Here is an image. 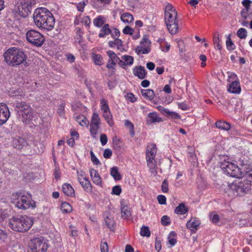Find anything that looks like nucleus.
<instances>
[{"instance_id": "60", "label": "nucleus", "mask_w": 252, "mask_h": 252, "mask_svg": "<svg viewBox=\"0 0 252 252\" xmlns=\"http://www.w3.org/2000/svg\"><path fill=\"white\" fill-rule=\"evenodd\" d=\"M252 3V1L251 0H244L242 1V3L243 5L245 7V9H249L251 4Z\"/></svg>"}, {"instance_id": "56", "label": "nucleus", "mask_w": 252, "mask_h": 252, "mask_svg": "<svg viewBox=\"0 0 252 252\" xmlns=\"http://www.w3.org/2000/svg\"><path fill=\"white\" fill-rule=\"evenodd\" d=\"M100 251L101 252H108V246L106 242L101 243L100 244Z\"/></svg>"}, {"instance_id": "64", "label": "nucleus", "mask_w": 252, "mask_h": 252, "mask_svg": "<svg viewBox=\"0 0 252 252\" xmlns=\"http://www.w3.org/2000/svg\"><path fill=\"white\" fill-rule=\"evenodd\" d=\"M82 22L84 23L86 26H89L91 21L88 16H85L82 19Z\"/></svg>"}, {"instance_id": "13", "label": "nucleus", "mask_w": 252, "mask_h": 252, "mask_svg": "<svg viewBox=\"0 0 252 252\" xmlns=\"http://www.w3.org/2000/svg\"><path fill=\"white\" fill-rule=\"evenodd\" d=\"M151 43V41L149 40L147 36L144 35L142 41L140 42V46L135 49V52L138 55H140L141 53L143 54L149 53L151 50L150 48Z\"/></svg>"}, {"instance_id": "35", "label": "nucleus", "mask_w": 252, "mask_h": 252, "mask_svg": "<svg viewBox=\"0 0 252 252\" xmlns=\"http://www.w3.org/2000/svg\"><path fill=\"white\" fill-rule=\"evenodd\" d=\"M114 39V41H110L108 42L109 46L111 48L114 47L115 46H117L118 49H121V48L122 47L123 45V42L122 40L119 38Z\"/></svg>"}, {"instance_id": "50", "label": "nucleus", "mask_w": 252, "mask_h": 252, "mask_svg": "<svg viewBox=\"0 0 252 252\" xmlns=\"http://www.w3.org/2000/svg\"><path fill=\"white\" fill-rule=\"evenodd\" d=\"M121 191L122 189L121 187L120 186H115L112 189V193L119 195L120 194Z\"/></svg>"}, {"instance_id": "41", "label": "nucleus", "mask_w": 252, "mask_h": 252, "mask_svg": "<svg viewBox=\"0 0 252 252\" xmlns=\"http://www.w3.org/2000/svg\"><path fill=\"white\" fill-rule=\"evenodd\" d=\"M176 235V233L173 231L171 232L168 237V243L172 247L175 245L177 242L176 239L174 238Z\"/></svg>"}, {"instance_id": "24", "label": "nucleus", "mask_w": 252, "mask_h": 252, "mask_svg": "<svg viewBox=\"0 0 252 252\" xmlns=\"http://www.w3.org/2000/svg\"><path fill=\"white\" fill-rule=\"evenodd\" d=\"M63 191L67 196H72L74 194V190L72 186L68 184H64L63 185Z\"/></svg>"}, {"instance_id": "23", "label": "nucleus", "mask_w": 252, "mask_h": 252, "mask_svg": "<svg viewBox=\"0 0 252 252\" xmlns=\"http://www.w3.org/2000/svg\"><path fill=\"white\" fill-rule=\"evenodd\" d=\"M91 57L95 65L101 66L103 64V57L101 55L93 53Z\"/></svg>"}, {"instance_id": "19", "label": "nucleus", "mask_w": 252, "mask_h": 252, "mask_svg": "<svg viewBox=\"0 0 252 252\" xmlns=\"http://www.w3.org/2000/svg\"><path fill=\"white\" fill-rule=\"evenodd\" d=\"M133 73L134 75L137 76L140 79H144L147 73L144 67L141 66L135 67L133 68Z\"/></svg>"}, {"instance_id": "6", "label": "nucleus", "mask_w": 252, "mask_h": 252, "mask_svg": "<svg viewBox=\"0 0 252 252\" xmlns=\"http://www.w3.org/2000/svg\"><path fill=\"white\" fill-rule=\"evenodd\" d=\"M157 152V148L156 144L150 143L148 145L146 151L147 163L149 168L150 172L154 176H156L157 174L158 166L155 158Z\"/></svg>"}, {"instance_id": "12", "label": "nucleus", "mask_w": 252, "mask_h": 252, "mask_svg": "<svg viewBox=\"0 0 252 252\" xmlns=\"http://www.w3.org/2000/svg\"><path fill=\"white\" fill-rule=\"evenodd\" d=\"M228 81L230 83L228 91L229 92L233 94H239L241 92V87L239 81L235 80L236 78V75L234 74H231Z\"/></svg>"}, {"instance_id": "25", "label": "nucleus", "mask_w": 252, "mask_h": 252, "mask_svg": "<svg viewBox=\"0 0 252 252\" xmlns=\"http://www.w3.org/2000/svg\"><path fill=\"white\" fill-rule=\"evenodd\" d=\"M142 95L146 99L152 100L155 96V93L151 89H142L141 91Z\"/></svg>"}, {"instance_id": "42", "label": "nucleus", "mask_w": 252, "mask_h": 252, "mask_svg": "<svg viewBox=\"0 0 252 252\" xmlns=\"http://www.w3.org/2000/svg\"><path fill=\"white\" fill-rule=\"evenodd\" d=\"M150 231L148 226H143L141 228L140 235L142 236L150 237Z\"/></svg>"}, {"instance_id": "52", "label": "nucleus", "mask_w": 252, "mask_h": 252, "mask_svg": "<svg viewBox=\"0 0 252 252\" xmlns=\"http://www.w3.org/2000/svg\"><path fill=\"white\" fill-rule=\"evenodd\" d=\"M123 32L124 34L131 35L134 32V30L129 26H126L124 29Z\"/></svg>"}, {"instance_id": "26", "label": "nucleus", "mask_w": 252, "mask_h": 252, "mask_svg": "<svg viewBox=\"0 0 252 252\" xmlns=\"http://www.w3.org/2000/svg\"><path fill=\"white\" fill-rule=\"evenodd\" d=\"M216 126L217 128L224 130H228L230 128V124L223 121H217Z\"/></svg>"}, {"instance_id": "1", "label": "nucleus", "mask_w": 252, "mask_h": 252, "mask_svg": "<svg viewBox=\"0 0 252 252\" xmlns=\"http://www.w3.org/2000/svg\"><path fill=\"white\" fill-rule=\"evenodd\" d=\"M220 168L227 175L241 180H236L229 185L230 189L236 196L243 195L251 189L252 183V169L247 171L244 175L241 169L234 163L224 161L220 163Z\"/></svg>"}, {"instance_id": "14", "label": "nucleus", "mask_w": 252, "mask_h": 252, "mask_svg": "<svg viewBox=\"0 0 252 252\" xmlns=\"http://www.w3.org/2000/svg\"><path fill=\"white\" fill-rule=\"evenodd\" d=\"M10 116V112L5 104H0V126L5 124Z\"/></svg>"}, {"instance_id": "58", "label": "nucleus", "mask_w": 252, "mask_h": 252, "mask_svg": "<svg viewBox=\"0 0 252 252\" xmlns=\"http://www.w3.org/2000/svg\"><path fill=\"white\" fill-rule=\"evenodd\" d=\"M112 155V151L109 149H106L103 153V157L105 158H109Z\"/></svg>"}, {"instance_id": "45", "label": "nucleus", "mask_w": 252, "mask_h": 252, "mask_svg": "<svg viewBox=\"0 0 252 252\" xmlns=\"http://www.w3.org/2000/svg\"><path fill=\"white\" fill-rule=\"evenodd\" d=\"M20 3L26 7L27 9L30 10L32 5L31 0H22Z\"/></svg>"}, {"instance_id": "55", "label": "nucleus", "mask_w": 252, "mask_h": 252, "mask_svg": "<svg viewBox=\"0 0 252 252\" xmlns=\"http://www.w3.org/2000/svg\"><path fill=\"white\" fill-rule=\"evenodd\" d=\"M90 154H91V160H92L93 163L95 165L99 164L100 162H99V160L94 155L93 152L92 151H91Z\"/></svg>"}, {"instance_id": "53", "label": "nucleus", "mask_w": 252, "mask_h": 252, "mask_svg": "<svg viewBox=\"0 0 252 252\" xmlns=\"http://www.w3.org/2000/svg\"><path fill=\"white\" fill-rule=\"evenodd\" d=\"M88 2L87 0H84L82 2L79 3L77 5V9L80 11H83L85 6L87 4Z\"/></svg>"}, {"instance_id": "32", "label": "nucleus", "mask_w": 252, "mask_h": 252, "mask_svg": "<svg viewBox=\"0 0 252 252\" xmlns=\"http://www.w3.org/2000/svg\"><path fill=\"white\" fill-rule=\"evenodd\" d=\"M110 174L115 180H120L122 179V176L118 171L117 167L114 166L111 168Z\"/></svg>"}, {"instance_id": "39", "label": "nucleus", "mask_w": 252, "mask_h": 252, "mask_svg": "<svg viewBox=\"0 0 252 252\" xmlns=\"http://www.w3.org/2000/svg\"><path fill=\"white\" fill-rule=\"evenodd\" d=\"M100 108L103 112L110 111L108 102L105 99L102 98L100 100Z\"/></svg>"}, {"instance_id": "57", "label": "nucleus", "mask_w": 252, "mask_h": 252, "mask_svg": "<svg viewBox=\"0 0 252 252\" xmlns=\"http://www.w3.org/2000/svg\"><path fill=\"white\" fill-rule=\"evenodd\" d=\"M157 199L158 201V203L160 204H166V198L165 196L162 195H158L157 196Z\"/></svg>"}, {"instance_id": "31", "label": "nucleus", "mask_w": 252, "mask_h": 252, "mask_svg": "<svg viewBox=\"0 0 252 252\" xmlns=\"http://www.w3.org/2000/svg\"><path fill=\"white\" fill-rule=\"evenodd\" d=\"M103 116L108 124L110 126H113L114 122L112 119V115L111 113V111H109L103 112Z\"/></svg>"}, {"instance_id": "48", "label": "nucleus", "mask_w": 252, "mask_h": 252, "mask_svg": "<svg viewBox=\"0 0 252 252\" xmlns=\"http://www.w3.org/2000/svg\"><path fill=\"white\" fill-rule=\"evenodd\" d=\"M213 41L215 44V48L219 50H220L222 47L221 45L220 44V39L219 38V36H214Z\"/></svg>"}, {"instance_id": "18", "label": "nucleus", "mask_w": 252, "mask_h": 252, "mask_svg": "<svg viewBox=\"0 0 252 252\" xmlns=\"http://www.w3.org/2000/svg\"><path fill=\"white\" fill-rule=\"evenodd\" d=\"M90 176L94 183L98 186H101L102 180L97 171L92 168L90 170Z\"/></svg>"}, {"instance_id": "5", "label": "nucleus", "mask_w": 252, "mask_h": 252, "mask_svg": "<svg viewBox=\"0 0 252 252\" xmlns=\"http://www.w3.org/2000/svg\"><path fill=\"white\" fill-rule=\"evenodd\" d=\"M18 118L23 123H29L36 118L30 105L25 102H17L16 104Z\"/></svg>"}, {"instance_id": "9", "label": "nucleus", "mask_w": 252, "mask_h": 252, "mask_svg": "<svg viewBox=\"0 0 252 252\" xmlns=\"http://www.w3.org/2000/svg\"><path fill=\"white\" fill-rule=\"evenodd\" d=\"M177 12L174 7L168 4L165 8L164 20L166 24L177 21Z\"/></svg>"}, {"instance_id": "54", "label": "nucleus", "mask_w": 252, "mask_h": 252, "mask_svg": "<svg viewBox=\"0 0 252 252\" xmlns=\"http://www.w3.org/2000/svg\"><path fill=\"white\" fill-rule=\"evenodd\" d=\"M210 217L211 221L213 223H217L220 220L219 216L217 214H211Z\"/></svg>"}, {"instance_id": "7", "label": "nucleus", "mask_w": 252, "mask_h": 252, "mask_svg": "<svg viewBox=\"0 0 252 252\" xmlns=\"http://www.w3.org/2000/svg\"><path fill=\"white\" fill-rule=\"evenodd\" d=\"M26 38L29 42L37 47L41 46L44 41L43 35L34 30H30L27 32Z\"/></svg>"}, {"instance_id": "8", "label": "nucleus", "mask_w": 252, "mask_h": 252, "mask_svg": "<svg viewBox=\"0 0 252 252\" xmlns=\"http://www.w3.org/2000/svg\"><path fill=\"white\" fill-rule=\"evenodd\" d=\"M15 202L16 206L20 209L25 210L35 207V203L32 200L31 196L26 195L19 196Z\"/></svg>"}, {"instance_id": "29", "label": "nucleus", "mask_w": 252, "mask_h": 252, "mask_svg": "<svg viewBox=\"0 0 252 252\" xmlns=\"http://www.w3.org/2000/svg\"><path fill=\"white\" fill-rule=\"evenodd\" d=\"M107 55L109 58V60L115 62L116 63H118L120 65L121 59H120V58L113 51L110 50L108 51L107 52Z\"/></svg>"}, {"instance_id": "49", "label": "nucleus", "mask_w": 252, "mask_h": 252, "mask_svg": "<svg viewBox=\"0 0 252 252\" xmlns=\"http://www.w3.org/2000/svg\"><path fill=\"white\" fill-rule=\"evenodd\" d=\"M161 190L164 193L167 192L168 191V183L167 180L165 179L161 184Z\"/></svg>"}, {"instance_id": "61", "label": "nucleus", "mask_w": 252, "mask_h": 252, "mask_svg": "<svg viewBox=\"0 0 252 252\" xmlns=\"http://www.w3.org/2000/svg\"><path fill=\"white\" fill-rule=\"evenodd\" d=\"M120 31L117 29L114 28L113 30V32L111 34V36L113 38H118V37L120 36Z\"/></svg>"}, {"instance_id": "20", "label": "nucleus", "mask_w": 252, "mask_h": 252, "mask_svg": "<svg viewBox=\"0 0 252 252\" xmlns=\"http://www.w3.org/2000/svg\"><path fill=\"white\" fill-rule=\"evenodd\" d=\"M15 11L18 15L24 18L27 17L30 12V10L27 9L26 7H24L20 3L15 7Z\"/></svg>"}, {"instance_id": "59", "label": "nucleus", "mask_w": 252, "mask_h": 252, "mask_svg": "<svg viewBox=\"0 0 252 252\" xmlns=\"http://www.w3.org/2000/svg\"><path fill=\"white\" fill-rule=\"evenodd\" d=\"M100 141L102 146H104L107 142V137L106 134H101L100 137Z\"/></svg>"}, {"instance_id": "47", "label": "nucleus", "mask_w": 252, "mask_h": 252, "mask_svg": "<svg viewBox=\"0 0 252 252\" xmlns=\"http://www.w3.org/2000/svg\"><path fill=\"white\" fill-rule=\"evenodd\" d=\"M226 45L227 49L229 50H232L235 48L234 44L232 42L230 37H228L227 38L226 41Z\"/></svg>"}, {"instance_id": "33", "label": "nucleus", "mask_w": 252, "mask_h": 252, "mask_svg": "<svg viewBox=\"0 0 252 252\" xmlns=\"http://www.w3.org/2000/svg\"><path fill=\"white\" fill-rule=\"evenodd\" d=\"M122 217L124 219H129L131 217V213L126 206H121Z\"/></svg>"}, {"instance_id": "36", "label": "nucleus", "mask_w": 252, "mask_h": 252, "mask_svg": "<svg viewBox=\"0 0 252 252\" xmlns=\"http://www.w3.org/2000/svg\"><path fill=\"white\" fill-rule=\"evenodd\" d=\"M76 122L82 126H88L89 123V121L83 116H79L76 117Z\"/></svg>"}, {"instance_id": "44", "label": "nucleus", "mask_w": 252, "mask_h": 252, "mask_svg": "<svg viewBox=\"0 0 252 252\" xmlns=\"http://www.w3.org/2000/svg\"><path fill=\"white\" fill-rule=\"evenodd\" d=\"M104 22L101 16H98L94 20V25L98 27H100L103 24Z\"/></svg>"}, {"instance_id": "30", "label": "nucleus", "mask_w": 252, "mask_h": 252, "mask_svg": "<svg viewBox=\"0 0 252 252\" xmlns=\"http://www.w3.org/2000/svg\"><path fill=\"white\" fill-rule=\"evenodd\" d=\"M188 211V208L184 203L180 204L175 210V213L180 215L185 214Z\"/></svg>"}, {"instance_id": "38", "label": "nucleus", "mask_w": 252, "mask_h": 252, "mask_svg": "<svg viewBox=\"0 0 252 252\" xmlns=\"http://www.w3.org/2000/svg\"><path fill=\"white\" fill-rule=\"evenodd\" d=\"M61 210L63 213H69L72 211V207L69 203L63 202L61 204Z\"/></svg>"}, {"instance_id": "3", "label": "nucleus", "mask_w": 252, "mask_h": 252, "mask_svg": "<svg viewBox=\"0 0 252 252\" xmlns=\"http://www.w3.org/2000/svg\"><path fill=\"white\" fill-rule=\"evenodd\" d=\"M4 61L11 66H17L20 64L28 66L27 56L20 48L11 47L7 49L3 55Z\"/></svg>"}, {"instance_id": "10", "label": "nucleus", "mask_w": 252, "mask_h": 252, "mask_svg": "<svg viewBox=\"0 0 252 252\" xmlns=\"http://www.w3.org/2000/svg\"><path fill=\"white\" fill-rule=\"evenodd\" d=\"M100 118L97 113H94L92 117L90 131L92 137L94 138L100 128Z\"/></svg>"}, {"instance_id": "40", "label": "nucleus", "mask_w": 252, "mask_h": 252, "mask_svg": "<svg viewBox=\"0 0 252 252\" xmlns=\"http://www.w3.org/2000/svg\"><path fill=\"white\" fill-rule=\"evenodd\" d=\"M113 147L116 150H119L121 147V142L119 138L115 136L113 138Z\"/></svg>"}, {"instance_id": "4", "label": "nucleus", "mask_w": 252, "mask_h": 252, "mask_svg": "<svg viewBox=\"0 0 252 252\" xmlns=\"http://www.w3.org/2000/svg\"><path fill=\"white\" fill-rule=\"evenodd\" d=\"M33 220L26 215L19 217H13L9 220V226L13 230L19 232H25L32 226Z\"/></svg>"}, {"instance_id": "51", "label": "nucleus", "mask_w": 252, "mask_h": 252, "mask_svg": "<svg viewBox=\"0 0 252 252\" xmlns=\"http://www.w3.org/2000/svg\"><path fill=\"white\" fill-rule=\"evenodd\" d=\"M77 179L79 182L87 178L85 173L84 171H81V170L77 171Z\"/></svg>"}, {"instance_id": "11", "label": "nucleus", "mask_w": 252, "mask_h": 252, "mask_svg": "<svg viewBox=\"0 0 252 252\" xmlns=\"http://www.w3.org/2000/svg\"><path fill=\"white\" fill-rule=\"evenodd\" d=\"M30 247L35 252H44L47 250V245L40 238L32 239Z\"/></svg>"}, {"instance_id": "17", "label": "nucleus", "mask_w": 252, "mask_h": 252, "mask_svg": "<svg viewBox=\"0 0 252 252\" xmlns=\"http://www.w3.org/2000/svg\"><path fill=\"white\" fill-rule=\"evenodd\" d=\"M133 58L129 55H124L121 57L120 63V66L123 68H126V66L131 65L133 63Z\"/></svg>"}, {"instance_id": "16", "label": "nucleus", "mask_w": 252, "mask_h": 252, "mask_svg": "<svg viewBox=\"0 0 252 252\" xmlns=\"http://www.w3.org/2000/svg\"><path fill=\"white\" fill-rule=\"evenodd\" d=\"M162 121V118L155 112L150 113L146 118V123L149 125L156 123H160Z\"/></svg>"}, {"instance_id": "46", "label": "nucleus", "mask_w": 252, "mask_h": 252, "mask_svg": "<svg viewBox=\"0 0 252 252\" xmlns=\"http://www.w3.org/2000/svg\"><path fill=\"white\" fill-rule=\"evenodd\" d=\"M161 223L164 226H167L170 224V218L167 216H163L161 219Z\"/></svg>"}, {"instance_id": "43", "label": "nucleus", "mask_w": 252, "mask_h": 252, "mask_svg": "<svg viewBox=\"0 0 252 252\" xmlns=\"http://www.w3.org/2000/svg\"><path fill=\"white\" fill-rule=\"evenodd\" d=\"M247 32L245 29L240 28L237 32V36L241 39H244L247 36Z\"/></svg>"}, {"instance_id": "21", "label": "nucleus", "mask_w": 252, "mask_h": 252, "mask_svg": "<svg viewBox=\"0 0 252 252\" xmlns=\"http://www.w3.org/2000/svg\"><path fill=\"white\" fill-rule=\"evenodd\" d=\"M166 25L169 32L171 34H175L178 32L179 27L177 21H174L172 23H168L167 24H166Z\"/></svg>"}, {"instance_id": "15", "label": "nucleus", "mask_w": 252, "mask_h": 252, "mask_svg": "<svg viewBox=\"0 0 252 252\" xmlns=\"http://www.w3.org/2000/svg\"><path fill=\"white\" fill-rule=\"evenodd\" d=\"M14 144L16 145V147L19 149H24L26 151H30V153H32L31 149V145H29L28 142L25 140L24 139L20 138L14 141Z\"/></svg>"}, {"instance_id": "22", "label": "nucleus", "mask_w": 252, "mask_h": 252, "mask_svg": "<svg viewBox=\"0 0 252 252\" xmlns=\"http://www.w3.org/2000/svg\"><path fill=\"white\" fill-rule=\"evenodd\" d=\"M79 183L85 191L89 192H92L93 190L92 185L88 178H87L81 180Z\"/></svg>"}, {"instance_id": "2", "label": "nucleus", "mask_w": 252, "mask_h": 252, "mask_svg": "<svg viewBox=\"0 0 252 252\" xmlns=\"http://www.w3.org/2000/svg\"><path fill=\"white\" fill-rule=\"evenodd\" d=\"M33 18L35 25L39 28L51 31L54 27L55 19L52 14L46 8L36 9Z\"/></svg>"}, {"instance_id": "27", "label": "nucleus", "mask_w": 252, "mask_h": 252, "mask_svg": "<svg viewBox=\"0 0 252 252\" xmlns=\"http://www.w3.org/2000/svg\"><path fill=\"white\" fill-rule=\"evenodd\" d=\"M199 224L200 222L199 220L195 219H190L187 222L186 226L188 228L193 231L194 229H197Z\"/></svg>"}, {"instance_id": "34", "label": "nucleus", "mask_w": 252, "mask_h": 252, "mask_svg": "<svg viewBox=\"0 0 252 252\" xmlns=\"http://www.w3.org/2000/svg\"><path fill=\"white\" fill-rule=\"evenodd\" d=\"M121 19L124 23H129L134 20L132 15L128 13H125L121 16Z\"/></svg>"}, {"instance_id": "62", "label": "nucleus", "mask_w": 252, "mask_h": 252, "mask_svg": "<svg viewBox=\"0 0 252 252\" xmlns=\"http://www.w3.org/2000/svg\"><path fill=\"white\" fill-rule=\"evenodd\" d=\"M167 115L175 119H179L180 118V116L179 114L175 112L170 111V113Z\"/></svg>"}, {"instance_id": "28", "label": "nucleus", "mask_w": 252, "mask_h": 252, "mask_svg": "<svg viewBox=\"0 0 252 252\" xmlns=\"http://www.w3.org/2000/svg\"><path fill=\"white\" fill-rule=\"evenodd\" d=\"M111 33V31L109 29L108 24H105L101 29L98 36L100 38L105 37L106 35H108Z\"/></svg>"}, {"instance_id": "37", "label": "nucleus", "mask_w": 252, "mask_h": 252, "mask_svg": "<svg viewBox=\"0 0 252 252\" xmlns=\"http://www.w3.org/2000/svg\"><path fill=\"white\" fill-rule=\"evenodd\" d=\"M105 222L110 230H113L115 229V222L113 219L107 216L105 218Z\"/></svg>"}, {"instance_id": "63", "label": "nucleus", "mask_w": 252, "mask_h": 252, "mask_svg": "<svg viewBox=\"0 0 252 252\" xmlns=\"http://www.w3.org/2000/svg\"><path fill=\"white\" fill-rule=\"evenodd\" d=\"M126 99L131 102L136 101V98L132 94H128L126 95Z\"/></svg>"}]
</instances>
